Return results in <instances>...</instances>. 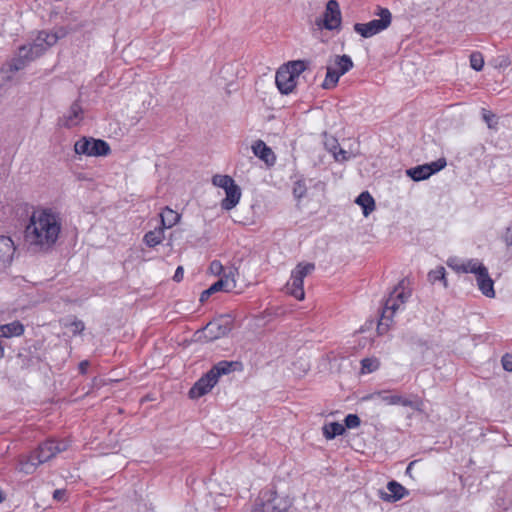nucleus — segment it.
<instances>
[{
	"label": "nucleus",
	"mask_w": 512,
	"mask_h": 512,
	"mask_svg": "<svg viewBox=\"0 0 512 512\" xmlns=\"http://www.w3.org/2000/svg\"><path fill=\"white\" fill-rule=\"evenodd\" d=\"M236 274H237V269L234 267H229L227 269V271H224L223 276L219 279V281H227L229 283L227 292H230L236 288V279H235Z\"/></svg>",
	"instance_id": "2f4dec72"
},
{
	"label": "nucleus",
	"mask_w": 512,
	"mask_h": 512,
	"mask_svg": "<svg viewBox=\"0 0 512 512\" xmlns=\"http://www.w3.org/2000/svg\"><path fill=\"white\" fill-rule=\"evenodd\" d=\"M172 226H158L154 230L147 232L144 235L143 241L148 247H155L160 244L164 238V230Z\"/></svg>",
	"instance_id": "5701e85b"
},
{
	"label": "nucleus",
	"mask_w": 512,
	"mask_h": 512,
	"mask_svg": "<svg viewBox=\"0 0 512 512\" xmlns=\"http://www.w3.org/2000/svg\"><path fill=\"white\" fill-rule=\"evenodd\" d=\"M464 260L457 258V257H451L447 261V265L455 270L456 272H461L462 264Z\"/></svg>",
	"instance_id": "79ce46f5"
},
{
	"label": "nucleus",
	"mask_w": 512,
	"mask_h": 512,
	"mask_svg": "<svg viewBox=\"0 0 512 512\" xmlns=\"http://www.w3.org/2000/svg\"><path fill=\"white\" fill-rule=\"evenodd\" d=\"M239 363L235 361H220L215 364L209 372L214 374L215 379H219L221 375H227L230 372L235 370V367L238 366Z\"/></svg>",
	"instance_id": "b1692460"
},
{
	"label": "nucleus",
	"mask_w": 512,
	"mask_h": 512,
	"mask_svg": "<svg viewBox=\"0 0 512 512\" xmlns=\"http://www.w3.org/2000/svg\"><path fill=\"white\" fill-rule=\"evenodd\" d=\"M24 332V326L19 321L0 325V337L10 338L20 336Z\"/></svg>",
	"instance_id": "393cba45"
},
{
	"label": "nucleus",
	"mask_w": 512,
	"mask_h": 512,
	"mask_svg": "<svg viewBox=\"0 0 512 512\" xmlns=\"http://www.w3.org/2000/svg\"><path fill=\"white\" fill-rule=\"evenodd\" d=\"M414 464H415V461L410 462V463L408 464L407 468H406V471H405V474H406L407 476L411 477V478L413 477V476H412V467H413V465H414Z\"/></svg>",
	"instance_id": "8fccbe9b"
},
{
	"label": "nucleus",
	"mask_w": 512,
	"mask_h": 512,
	"mask_svg": "<svg viewBox=\"0 0 512 512\" xmlns=\"http://www.w3.org/2000/svg\"><path fill=\"white\" fill-rule=\"evenodd\" d=\"M428 279L431 283H435L436 281H443L444 286H447V282L445 279V268L442 266L430 271L428 273Z\"/></svg>",
	"instance_id": "473e14b6"
},
{
	"label": "nucleus",
	"mask_w": 512,
	"mask_h": 512,
	"mask_svg": "<svg viewBox=\"0 0 512 512\" xmlns=\"http://www.w3.org/2000/svg\"><path fill=\"white\" fill-rule=\"evenodd\" d=\"M316 25L327 30H335L340 27L341 11L336 0H329L327 2L323 18L317 19Z\"/></svg>",
	"instance_id": "ddd939ff"
},
{
	"label": "nucleus",
	"mask_w": 512,
	"mask_h": 512,
	"mask_svg": "<svg viewBox=\"0 0 512 512\" xmlns=\"http://www.w3.org/2000/svg\"><path fill=\"white\" fill-rule=\"evenodd\" d=\"M501 362H502V366H503L504 370L512 372V356L511 355L505 354L502 357Z\"/></svg>",
	"instance_id": "37998d69"
},
{
	"label": "nucleus",
	"mask_w": 512,
	"mask_h": 512,
	"mask_svg": "<svg viewBox=\"0 0 512 512\" xmlns=\"http://www.w3.org/2000/svg\"><path fill=\"white\" fill-rule=\"evenodd\" d=\"M252 151L255 156L263 160L268 165H273L275 162V155L270 147L264 141L257 140L252 145Z\"/></svg>",
	"instance_id": "4be33fe9"
},
{
	"label": "nucleus",
	"mask_w": 512,
	"mask_h": 512,
	"mask_svg": "<svg viewBox=\"0 0 512 512\" xmlns=\"http://www.w3.org/2000/svg\"><path fill=\"white\" fill-rule=\"evenodd\" d=\"M67 448V441L49 439L41 443L28 457L20 460L19 470L25 474H32L40 464L49 461L58 453L67 450Z\"/></svg>",
	"instance_id": "f257e3e1"
},
{
	"label": "nucleus",
	"mask_w": 512,
	"mask_h": 512,
	"mask_svg": "<svg viewBox=\"0 0 512 512\" xmlns=\"http://www.w3.org/2000/svg\"><path fill=\"white\" fill-rule=\"evenodd\" d=\"M69 328L71 330V332L74 334V335H77V334H80L84 331L85 329V324L83 321L81 320H77L75 319L74 321H72L69 325Z\"/></svg>",
	"instance_id": "4c0bfd02"
},
{
	"label": "nucleus",
	"mask_w": 512,
	"mask_h": 512,
	"mask_svg": "<svg viewBox=\"0 0 512 512\" xmlns=\"http://www.w3.org/2000/svg\"><path fill=\"white\" fill-rule=\"evenodd\" d=\"M88 366H89L88 361H82V362L79 364L80 372H81V373H85V372L87 371Z\"/></svg>",
	"instance_id": "09e8293b"
},
{
	"label": "nucleus",
	"mask_w": 512,
	"mask_h": 512,
	"mask_svg": "<svg viewBox=\"0 0 512 512\" xmlns=\"http://www.w3.org/2000/svg\"><path fill=\"white\" fill-rule=\"evenodd\" d=\"M307 66H308V62L307 61H305V60H295V61L288 62L286 65H283L282 67L284 69H288L290 74L295 79H297L300 76V74L303 73L307 69Z\"/></svg>",
	"instance_id": "cd10ccee"
},
{
	"label": "nucleus",
	"mask_w": 512,
	"mask_h": 512,
	"mask_svg": "<svg viewBox=\"0 0 512 512\" xmlns=\"http://www.w3.org/2000/svg\"><path fill=\"white\" fill-rule=\"evenodd\" d=\"M4 500L3 493L0 491V503Z\"/></svg>",
	"instance_id": "603ef678"
},
{
	"label": "nucleus",
	"mask_w": 512,
	"mask_h": 512,
	"mask_svg": "<svg viewBox=\"0 0 512 512\" xmlns=\"http://www.w3.org/2000/svg\"><path fill=\"white\" fill-rule=\"evenodd\" d=\"M504 240L507 245L512 246V226H508L504 234Z\"/></svg>",
	"instance_id": "49530a36"
},
{
	"label": "nucleus",
	"mask_w": 512,
	"mask_h": 512,
	"mask_svg": "<svg viewBox=\"0 0 512 512\" xmlns=\"http://www.w3.org/2000/svg\"><path fill=\"white\" fill-rule=\"evenodd\" d=\"M229 283L227 281H216L214 284H212L207 290L203 291L200 296V301L204 302L207 300L211 294L218 292V291H225L227 292Z\"/></svg>",
	"instance_id": "c756f323"
},
{
	"label": "nucleus",
	"mask_w": 512,
	"mask_h": 512,
	"mask_svg": "<svg viewBox=\"0 0 512 512\" xmlns=\"http://www.w3.org/2000/svg\"><path fill=\"white\" fill-rule=\"evenodd\" d=\"M217 384L214 374L209 371L203 375L190 389L189 396L192 399L199 398L207 394Z\"/></svg>",
	"instance_id": "dca6fc26"
},
{
	"label": "nucleus",
	"mask_w": 512,
	"mask_h": 512,
	"mask_svg": "<svg viewBox=\"0 0 512 512\" xmlns=\"http://www.w3.org/2000/svg\"><path fill=\"white\" fill-rule=\"evenodd\" d=\"M377 15L380 17L379 19L367 23H356L354 31L364 38H370L388 28L392 20L391 12L386 8H379Z\"/></svg>",
	"instance_id": "0eeeda50"
},
{
	"label": "nucleus",
	"mask_w": 512,
	"mask_h": 512,
	"mask_svg": "<svg viewBox=\"0 0 512 512\" xmlns=\"http://www.w3.org/2000/svg\"><path fill=\"white\" fill-rule=\"evenodd\" d=\"M231 331V322L226 317L210 321L202 330L195 333L197 340L211 342L226 336Z\"/></svg>",
	"instance_id": "9d476101"
},
{
	"label": "nucleus",
	"mask_w": 512,
	"mask_h": 512,
	"mask_svg": "<svg viewBox=\"0 0 512 512\" xmlns=\"http://www.w3.org/2000/svg\"><path fill=\"white\" fill-rule=\"evenodd\" d=\"M495 118V115L492 114L491 112L489 111H484L483 113V119L484 121L487 123L488 127L489 128H495L496 126V122L494 123L493 120Z\"/></svg>",
	"instance_id": "c03bdc74"
},
{
	"label": "nucleus",
	"mask_w": 512,
	"mask_h": 512,
	"mask_svg": "<svg viewBox=\"0 0 512 512\" xmlns=\"http://www.w3.org/2000/svg\"><path fill=\"white\" fill-rule=\"evenodd\" d=\"M74 151L79 155L106 156L110 153V146L104 140L83 137L76 141Z\"/></svg>",
	"instance_id": "9b49d317"
},
{
	"label": "nucleus",
	"mask_w": 512,
	"mask_h": 512,
	"mask_svg": "<svg viewBox=\"0 0 512 512\" xmlns=\"http://www.w3.org/2000/svg\"><path fill=\"white\" fill-rule=\"evenodd\" d=\"M409 296L410 293L405 292L404 280H402L398 286L394 288V290L390 293L389 297L385 301L379 327L384 324L388 326V322L392 321L396 311L404 305Z\"/></svg>",
	"instance_id": "423d86ee"
},
{
	"label": "nucleus",
	"mask_w": 512,
	"mask_h": 512,
	"mask_svg": "<svg viewBox=\"0 0 512 512\" xmlns=\"http://www.w3.org/2000/svg\"><path fill=\"white\" fill-rule=\"evenodd\" d=\"M324 146L326 150H328L332 155H334V153L339 148V143L335 137L324 134Z\"/></svg>",
	"instance_id": "f704fd0d"
},
{
	"label": "nucleus",
	"mask_w": 512,
	"mask_h": 512,
	"mask_svg": "<svg viewBox=\"0 0 512 512\" xmlns=\"http://www.w3.org/2000/svg\"><path fill=\"white\" fill-rule=\"evenodd\" d=\"M25 241L33 251L49 248L58 238L61 226H25Z\"/></svg>",
	"instance_id": "f03ea898"
},
{
	"label": "nucleus",
	"mask_w": 512,
	"mask_h": 512,
	"mask_svg": "<svg viewBox=\"0 0 512 512\" xmlns=\"http://www.w3.org/2000/svg\"><path fill=\"white\" fill-rule=\"evenodd\" d=\"M22 208H23V210L26 212V214L28 215V214H29V209H30V207H29L27 204H25V205H23V207H22Z\"/></svg>",
	"instance_id": "3c124183"
},
{
	"label": "nucleus",
	"mask_w": 512,
	"mask_h": 512,
	"mask_svg": "<svg viewBox=\"0 0 512 512\" xmlns=\"http://www.w3.org/2000/svg\"><path fill=\"white\" fill-rule=\"evenodd\" d=\"M84 119V110L77 100L72 103L67 112L60 118L59 123L63 127L72 128L79 125Z\"/></svg>",
	"instance_id": "2eb2a0df"
},
{
	"label": "nucleus",
	"mask_w": 512,
	"mask_h": 512,
	"mask_svg": "<svg viewBox=\"0 0 512 512\" xmlns=\"http://www.w3.org/2000/svg\"><path fill=\"white\" fill-rule=\"evenodd\" d=\"M59 215L51 208L33 209L29 224H58Z\"/></svg>",
	"instance_id": "f3484780"
},
{
	"label": "nucleus",
	"mask_w": 512,
	"mask_h": 512,
	"mask_svg": "<svg viewBox=\"0 0 512 512\" xmlns=\"http://www.w3.org/2000/svg\"><path fill=\"white\" fill-rule=\"evenodd\" d=\"M212 184L225 191V197L221 200V207L224 210H231L239 203L241 189L231 176L216 174L212 177Z\"/></svg>",
	"instance_id": "7ed1b4c3"
},
{
	"label": "nucleus",
	"mask_w": 512,
	"mask_h": 512,
	"mask_svg": "<svg viewBox=\"0 0 512 512\" xmlns=\"http://www.w3.org/2000/svg\"><path fill=\"white\" fill-rule=\"evenodd\" d=\"M361 364H362V371L364 373H371V372L375 371L379 366V362L376 359H371V358L363 359L361 361Z\"/></svg>",
	"instance_id": "c9c22d12"
},
{
	"label": "nucleus",
	"mask_w": 512,
	"mask_h": 512,
	"mask_svg": "<svg viewBox=\"0 0 512 512\" xmlns=\"http://www.w3.org/2000/svg\"><path fill=\"white\" fill-rule=\"evenodd\" d=\"M344 422H345L344 427H347L348 429H355L360 426L361 420H360L359 416L356 414H348L345 417Z\"/></svg>",
	"instance_id": "e433bc0d"
},
{
	"label": "nucleus",
	"mask_w": 512,
	"mask_h": 512,
	"mask_svg": "<svg viewBox=\"0 0 512 512\" xmlns=\"http://www.w3.org/2000/svg\"><path fill=\"white\" fill-rule=\"evenodd\" d=\"M355 202L363 209L365 216L369 215L375 208V201L368 192H362Z\"/></svg>",
	"instance_id": "bb28decb"
},
{
	"label": "nucleus",
	"mask_w": 512,
	"mask_h": 512,
	"mask_svg": "<svg viewBox=\"0 0 512 512\" xmlns=\"http://www.w3.org/2000/svg\"><path fill=\"white\" fill-rule=\"evenodd\" d=\"M183 268L181 266L177 267L173 279L177 282H180L183 279Z\"/></svg>",
	"instance_id": "de8ad7c7"
},
{
	"label": "nucleus",
	"mask_w": 512,
	"mask_h": 512,
	"mask_svg": "<svg viewBox=\"0 0 512 512\" xmlns=\"http://www.w3.org/2000/svg\"><path fill=\"white\" fill-rule=\"evenodd\" d=\"M65 495H66V490L64 489H56L54 492H53V498L57 501H62L65 499Z\"/></svg>",
	"instance_id": "a18cd8bd"
},
{
	"label": "nucleus",
	"mask_w": 512,
	"mask_h": 512,
	"mask_svg": "<svg viewBox=\"0 0 512 512\" xmlns=\"http://www.w3.org/2000/svg\"><path fill=\"white\" fill-rule=\"evenodd\" d=\"M28 61L24 57H20V52L18 53V57L11 63L10 70L11 71H19L23 69Z\"/></svg>",
	"instance_id": "58836bf2"
},
{
	"label": "nucleus",
	"mask_w": 512,
	"mask_h": 512,
	"mask_svg": "<svg viewBox=\"0 0 512 512\" xmlns=\"http://www.w3.org/2000/svg\"><path fill=\"white\" fill-rule=\"evenodd\" d=\"M224 271L222 263L218 260H213L209 266V272L215 276H219Z\"/></svg>",
	"instance_id": "a19ab883"
},
{
	"label": "nucleus",
	"mask_w": 512,
	"mask_h": 512,
	"mask_svg": "<svg viewBox=\"0 0 512 512\" xmlns=\"http://www.w3.org/2000/svg\"><path fill=\"white\" fill-rule=\"evenodd\" d=\"M275 82L282 94H289L296 86L297 79H295L288 69L280 67L275 76Z\"/></svg>",
	"instance_id": "a211bd4d"
},
{
	"label": "nucleus",
	"mask_w": 512,
	"mask_h": 512,
	"mask_svg": "<svg viewBox=\"0 0 512 512\" xmlns=\"http://www.w3.org/2000/svg\"><path fill=\"white\" fill-rule=\"evenodd\" d=\"M322 432H323V436L327 440H332L336 436H340V435L344 434L345 427L342 424H340L339 422H330V423L325 424L322 427Z\"/></svg>",
	"instance_id": "a878e982"
},
{
	"label": "nucleus",
	"mask_w": 512,
	"mask_h": 512,
	"mask_svg": "<svg viewBox=\"0 0 512 512\" xmlns=\"http://www.w3.org/2000/svg\"><path fill=\"white\" fill-rule=\"evenodd\" d=\"M470 66L476 71H481L484 66V58L480 52H473L470 55Z\"/></svg>",
	"instance_id": "72a5a7b5"
},
{
	"label": "nucleus",
	"mask_w": 512,
	"mask_h": 512,
	"mask_svg": "<svg viewBox=\"0 0 512 512\" xmlns=\"http://www.w3.org/2000/svg\"><path fill=\"white\" fill-rule=\"evenodd\" d=\"M161 224H177L180 221V214L168 207L160 213Z\"/></svg>",
	"instance_id": "7c9ffc66"
},
{
	"label": "nucleus",
	"mask_w": 512,
	"mask_h": 512,
	"mask_svg": "<svg viewBox=\"0 0 512 512\" xmlns=\"http://www.w3.org/2000/svg\"><path fill=\"white\" fill-rule=\"evenodd\" d=\"M483 268H486L479 260L477 259H468L464 260L462 264V273H474L476 276L481 272Z\"/></svg>",
	"instance_id": "c85d7f7f"
},
{
	"label": "nucleus",
	"mask_w": 512,
	"mask_h": 512,
	"mask_svg": "<svg viewBox=\"0 0 512 512\" xmlns=\"http://www.w3.org/2000/svg\"><path fill=\"white\" fill-rule=\"evenodd\" d=\"M353 67L352 59L348 55H336L330 59L327 65V72L322 83L324 89L336 87L340 77Z\"/></svg>",
	"instance_id": "39448f33"
},
{
	"label": "nucleus",
	"mask_w": 512,
	"mask_h": 512,
	"mask_svg": "<svg viewBox=\"0 0 512 512\" xmlns=\"http://www.w3.org/2000/svg\"><path fill=\"white\" fill-rule=\"evenodd\" d=\"M387 489L389 493L382 492L380 497L386 502H396L408 495V491L400 483L392 480L388 482Z\"/></svg>",
	"instance_id": "aec40b11"
},
{
	"label": "nucleus",
	"mask_w": 512,
	"mask_h": 512,
	"mask_svg": "<svg viewBox=\"0 0 512 512\" xmlns=\"http://www.w3.org/2000/svg\"><path fill=\"white\" fill-rule=\"evenodd\" d=\"M477 285L479 290L486 297L493 298L495 296L494 283L489 276L488 269L483 268L480 273L476 276Z\"/></svg>",
	"instance_id": "412c9836"
},
{
	"label": "nucleus",
	"mask_w": 512,
	"mask_h": 512,
	"mask_svg": "<svg viewBox=\"0 0 512 512\" xmlns=\"http://www.w3.org/2000/svg\"><path fill=\"white\" fill-rule=\"evenodd\" d=\"M15 252L12 239L8 236H0V266L10 265Z\"/></svg>",
	"instance_id": "6ab92c4d"
},
{
	"label": "nucleus",
	"mask_w": 512,
	"mask_h": 512,
	"mask_svg": "<svg viewBox=\"0 0 512 512\" xmlns=\"http://www.w3.org/2000/svg\"><path fill=\"white\" fill-rule=\"evenodd\" d=\"M333 157L335 161H347L354 157V155L339 147L338 150L334 153Z\"/></svg>",
	"instance_id": "ea45409f"
},
{
	"label": "nucleus",
	"mask_w": 512,
	"mask_h": 512,
	"mask_svg": "<svg viewBox=\"0 0 512 512\" xmlns=\"http://www.w3.org/2000/svg\"><path fill=\"white\" fill-rule=\"evenodd\" d=\"M291 506L290 501L276 492H262L259 501L251 512H287Z\"/></svg>",
	"instance_id": "6e6552de"
},
{
	"label": "nucleus",
	"mask_w": 512,
	"mask_h": 512,
	"mask_svg": "<svg viewBox=\"0 0 512 512\" xmlns=\"http://www.w3.org/2000/svg\"><path fill=\"white\" fill-rule=\"evenodd\" d=\"M446 164L447 163L445 158H440L431 163L410 168L406 171V173L414 181H421L429 178L434 173H437L440 170H442L446 166Z\"/></svg>",
	"instance_id": "4468645a"
},
{
	"label": "nucleus",
	"mask_w": 512,
	"mask_h": 512,
	"mask_svg": "<svg viewBox=\"0 0 512 512\" xmlns=\"http://www.w3.org/2000/svg\"><path fill=\"white\" fill-rule=\"evenodd\" d=\"M315 269L313 263H299L291 272L290 281L287 283V292L298 300H303L305 292L303 289V281L306 276Z\"/></svg>",
	"instance_id": "1a4fd4ad"
},
{
	"label": "nucleus",
	"mask_w": 512,
	"mask_h": 512,
	"mask_svg": "<svg viewBox=\"0 0 512 512\" xmlns=\"http://www.w3.org/2000/svg\"><path fill=\"white\" fill-rule=\"evenodd\" d=\"M367 399L370 400H380L386 405H401L405 407H411L415 410L420 411L423 405L422 401L419 399L411 400L399 394H393L389 390H382L375 393L370 394Z\"/></svg>",
	"instance_id": "f8f14e48"
},
{
	"label": "nucleus",
	"mask_w": 512,
	"mask_h": 512,
	"mask_svg": "<svg viewBox=\"0 0 512 512\" xmlns=\"http://www.w3.org/2000/svg\"><path fill=\"white\" fill-rule=\"evenodd\" d=\"M58 36L47 31L38 32L32 44L20 47V57H24L27 61L35 60L40 57L48 48L55 45Z\"/></svg>",
	"instance_id": "20e7f679"
}]
</instances>
